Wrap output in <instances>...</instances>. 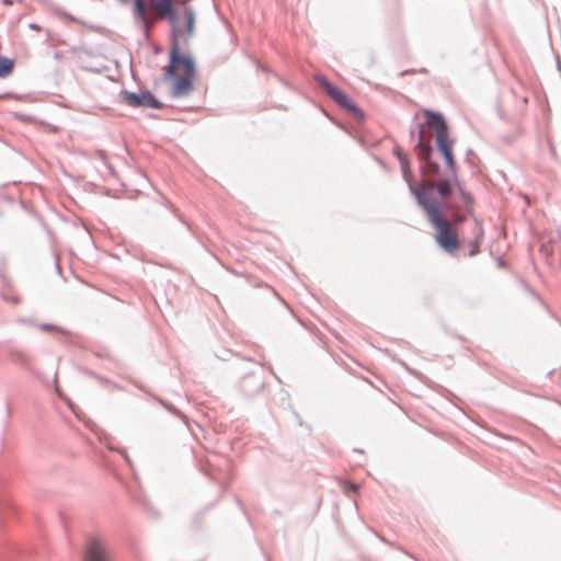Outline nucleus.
Listing matches in <instances>:
<instances>
[{
	"label": "nucleus",
	"instance_id": "f704fd0d",
	"mask_svg": "<svg viewBox=\"0 0 561 561\" xmlns=\"http://www.w3.org/2000/svg\"><path fill=\"white\" fill-rule=\"evenodd\" d=\"M43 227L46 228L48 232L50 231L45 222H43Z\"/></svg>",
	"mask_w": 561,
	"mask_h": 561
},
{
	"label": "nucleus",
	"instance_id": "ddd939ff",
	"mask_svg": "<svg viewBox=\"0 0 561 561\" xmlns=\"http://www.w3.org/2000/svg\"><path fill=\"white\" fill-rule=\"evenodd\" d=\"M473 220H474V224H476V227L473 229V234H474V238L473 240L470 242V251L468 253L469 256H474L477 255L479 252H480V244L483 240V226H482V220L479 219L478 217H476L473 215Z\"/></svg>",
	"mask_w": 561,
	"mask_h": 561
},
{
	"label": "nucleus",
	"instance_id": "a878e982",
	"mask_svg": "<svg viewBox=\"0 0 561 561\" xmlns=\"http://www.w3.org/2000/svg\"><path fill=\"white\" fill-rule=\"evenodd\" d=\"M275 77L277 78V80L288 90H291V91H295V88L293 87L291 83H289L288 81H286L285 79H283L282 77H279L278 75H275Z\"/></svg>",
	"mask_w": 561,
	"mask_h": 561
},
{
	"label": "nucleus",
	"instance_id": "c9c22d12",
	"mask_svg": "<svg viewBox=\"0 0 561 561\" xmlns=\"http://www.w3.org/2000/svg\"><path fill=\"white\" fill-rule=\"evenodd\" d=\"M257 68H261V70L266 71V68L261 67V65H257Z\"/></svg>",
	"mask_w": 561,
	"mask_h": 561
},
{
	"label": "nucleus",
	"instance_id": "ea45409f",
	"mask_svg": "<svg viewBox=\"0 0 561 561\" xmlns=\"http://www.w3.org/2000/svg\"><path fill=\"white\" fill-rule=\"evenodd\" d=\"M407 73H410V71H403V72L401 73V76H404V75H407Z\"/></svg>",
	"mask_w": 561,
	"mask_h": 561
},
{
	"label": "nucleus",
	"instance_id": "7ed1b4c3",
	"mask_svg": "<svg viewBox=\"0 0 561 561\" xmlns=\"http://www.w3.org/2000/svg\"><path fill=\"white\" fill-rule=\"evenodd\" d=\"M425 124L435 133L436 149L440 154L446 169H455L457 165L454 154L455 140L449 136V128L444 115L430 108H424Z\"/></svg>",
	"mask_w": 561,
	"mask_h": 561
},
{
	"label": "nucleus",
	"instance_id": "f03ea898",
	"mask_svg": "<svg viewBox=\"0 0 561 561\" xmlns=\"http://www.w3.org/2000/svg\"><path fill=\"white\" fill-rule=\"evenodd\" d=\"M419 206L425 211L431 225L436 230V242L445 252L454 253L460 248L456 231L444 216L443 203L432 201L426 194L419 198Z\"/></svg>",
	"mask_w": 561,
	"mask_h": 561
},
{
	"label": "nucleus",
	"instance_id": "412c9836",
	"mask_svg": "<svg viewBox=\"0 0 561 561\" xmlns=\"http://www.w3.org/2000/svg\"><path fill=\"white\" fill-rule=\"evenodd\" d=\"M82 371H83L84 374H87L88 376H91V377H94V378H96V379H99V380L104 381L105 383L113 385L115 388H117V389H119V390H122V389H123L121 386H118V385H116V383H113V382H111V381H110V380H107V379L102 378L101 376H99L98 374H95L94 371H92V370H90V369H88V368H82Z\"/></svg>",
	"mask_w": 561,
	"mask_h": 561
},
{
	"label": "nucleus",
	"instance_id": "2eb2a0df",
	"mask_svg": "<svg viewBox=\"0 0 561 561\" xmlns=\"http://www.w3.org/2000/svg\"><path fill=\"white\" fill-rule=\"evenodd\" d=\"M84 561H107L105 551L100 542L92 540L89 542Z\"/></svg>",
	"mask_w": 561,
	"mask_h": 561
},
{
	"label": "nucleus",
	"instance_id": "6e6552de",
	"mask_svg": "<svg viewBox=\"0 0 561 561\" xmlns=\"http://www.w3.org/2000/svg\"><path fill=\"white\" fill-rule=\"evenodd\" d=\"M433 145L425 146L424 149L416 151L420 162V172L424 179H437L442 173L440 164L434 159Z\"/></svg>",
	"mask_w": 561,
	"mask_h": 561
},
{
	"label": "nucleus",
	"instance_id": "0eeeda50",
	"mask_svg": "<svg viewBox=\"0 0 561 561\" xmlns=\"http://www.w3.org/2000/svg\"><path fill=\"white\" fill-rule=\"evenodd\" d=\"M181 68L184 75H196V64L194 58L181 51L179 38H173L169 51V64L163 68L164 72Z\"/></svg>",
	"mask_w": 561,
	"mask_h": 561
},
{
	"label": "nucleus",
	"instance_id": "6ab92c4d",
	"mask_svg": "<svg viewBox=\"0 0 561 561\" xmlns=\"http://www.w3.org/2000/svg\"><path fill=\"white\" fill-rule=\"evenodd\" d=\"M152 398L154 400H157L164 409H167L168 411H170L171 413L175 414V415H181L180 411L174 407L172 405L171 403L160 399V398H157L154 396H152Z\"/></svg>",
	"mask_w": 561,
	"mask_h": 561
},
{
	"label": "nucleus",
	"instance_id": "9b49d317",
	"mask_svg": "<svg viewBox=\"0 0 561 561\" xmlns=\"http://www.w3.org/2000/svg\"><path fill=\"white\" fill-rule=\"evenodd\" d=\"M423 123L419 119V114H415L412 119V125L410 128V138L411 141L414 142V150L419 151L424 149L425 146L432 145L431 141H426L424 139V127Z\"/></svg>",
	"mask_w": 561,
	"mask_h": 561
},
{
	"label": "nucleus",
	"instance_id": "f257e3e1",
	"mask_svg": "<svg viewBox=\"0 0 561 561\" xmlns=\"http://www.w3.org/2000/svg\"><path fill=\"white\" fill-rule=\"evenodd\" d=\"M410 193L414 196L419 205L421 195L426 194L432 201H439L443 203V209L451 211V221L454 225H462L469 217L474 214V197L472 194L465 190L461 181L459 180L458 167L455 169H446L444 176H438L436 180L425 183L421 182L415 186L410 185Z\"/></svg>",
	"mask_w": 561,
	"mask_h": 561
},
{
	"label": "nucleus",
	"instance_id": "f8f14e48",
	"mask_svg": "<svg viewBox=\"0 0 561 561\" xmlns=\"http://www.w3.org/2000/svg\"><path fill=\"white\" fill-rule=\"evenodd\" d=\"M393 154L396 156L400 163L402 178L407 182L408 186H415L416 183L413 180V175L410 168V160L408 156L404 153L403 149L400 146H396L393 148Z\"/></svg>",
	"mask_w": 561,
	"mask_h": 561
},
{
	"label": "nucleus",
	"instance_id": "aec40b11",
	"mask_svg": "<svg viewBox=\"0 0 561 561\" xmlns=\"http://www.w3.org/2000/svg\"><path fill=\"white\" fill-rule=\"evenodd\" d=\"M39 329L42 331H57L62 334H68V332L65 329L57 327L55 324H51V323H42V324H39Z\"/></svg>",
	"mask_w": 561,
	"mask_h": 561
},
{
	"label": "nucleus",
	"instance_id": "4468645a",
	"mask_svg": "<svg viewBox=\"0 0 561 561\" xmlns=\"http://www.w3.org/2000/svg\"><path fill=\"white\" fill-rule=\"evenodd\" d=\"M146 0H133V15L136 22L140 23L145 30H148V14Z\"/></svg>",
	"mask_w": 561,
	"mask_h": 561
},
{
	"label": "nucleus",
	"instance_id": "e433bc0d",
	"mask_svg": "<svg viewBox=\"0 0 561 561\" xmlns=\"http://www.w3.org/2000/svg\"><path fill=\"white\" fill-rule=\"evenodd\" d=\"M257 68H261V70L266 71V68L261 67V65H257Z\"/></svg>",
	"mask_w": 561,
	"mask_h": 561
},
{
	"label": "nucleus",
	"instance_id": "f3484780",
	"mask_svg": "<svg viewBox=\"0 0 561 561\" xmlns=\"http://www.w3.org/2000/svg\"><path fill=\"white\" fill-rule=\"evenodd\" d=\"M15 60L0 55V78H7L14 69Z\"/></svg>",
	"mask_w": 561,
	"mask_h": 561
},
{
	"label": "nucleus",
	"instance_id": "a211bd4d",
	"mask_svg": "<svg viewBox=\"0 0 561 561\" xmlns=\"http://www.w3.org/2000/svg\"><path fill=\"white\" fill-rule=\"evenodd\" d=\"M10 358L14 363H16L23 367H28L31 364V358H30L28 354L23 350H12L10 353Z\"/></svg>",
	"mask_w": 561,
	"mask_h": 561
},
{
	"label": "nucleus",
	"instance_id": "20e7f679",
	"mask_svg": "<svg viewBox=\"0 0 561 561\" xmlns=\"http://www.w3.org/2000/svg\"><path fill=\"white\" fill-rule=\"evenodd\" d=\"M314 81L318 88L340 108L347 112L356 121H364L365 113L352 98H350L341 88L332 83L327 76L322 73L314 75Z\"/></svg>",
	"mask_w": 561,
	"mask_h": 561
},
{
	"label": "nucleus",
	"instance_id": "4be33fe9",
	"mask_svg": "<svg viewBox=\"0 0 561 561\" xmlns=\"http://www.w3.org/2000/svg\"><path fill=\"white\" fill-rule=\"evenodd\" d=\"M168 207L171 209V211L174 214V216H175L176 218H179V220H180L183 225H185V227L187 228V230H188V231H191L192 233H194V231H193V229H192L191 225H190L185 219H183V218L181 217V215L178 213V209H176V208H174V207H173V205H172L171 203H169V202H168Z\"/></svg>",
	"mask_w": 561,
	"mask_h": 561
},
{
	"label": "nucleus",
	"instance_id": "423d86ee",
	"mask_svg": "<svg viewBox=\"0 0 561 561\" xmlns=\"http://www.w3.org/2000/svg\"><path fill=\"white\" fill-rule=\"evenodd\" d=\"M118 96L122 102L134 108H153L161 110L164 104L159 101L154 94L149 90H141L140 92H130L123 89Z\"/></svg>",
	"mask_w": 561,
	"mask_h": 561
},
{
	"label": "nucleus",
	"instance_id": "cd10ccee",
	"mask_svg": "<svg viewBox=\"0 0 561 561\" xmlns=\"http://www.w3.org/2000/svg\"><path fill=\"white\" fill-rule=\"evenodd\" d=\"M15 2L21 3L22 1H21V0H1V3H2L3 5H7V7H8V5H12V4H13V3H15Z\"/></svg>",
	"mask_w": 561,
	"mask_h": 561
},
{
	"label": "nucleus",
	"instance_id": "bb28decb",
	"mask_svg": "<svg viewBox=\"0 0 561 561\" xmlns=\"http://www.w3.org/2000/svg\"><path fill=\"white\" fill-rule=\"evenodd\" d=\"M0 506H1V510H11L12 508L11 502L7 499H2L0 501Z\"/></svg>",
	"mask_w": 561,
	"mask_h": 561
},
{
	"label": "nucleus",
	"instance_id": "1a4fd4ad",
	"mask_svg": "<svg viewBox=\"0 0 561 561\" xmlns=\"http://www.w3.org/2000/svg\"><path fill=\"white\" fill-rule=\"evenodd\" d=\"M255 370L244 374L240 379L239 389L245 397L256 396L265 386L262 366L255 364Z\"/></svg>",
	"mask_w": 561,
	"mask_h": 561
},
{
	"label": "nucleus",
	"instance_id": "473e14b6",
	"mask_svg": "<svg viewBox=\"0 0 561 561\" xmlns=\"http://www.w3.org/2000/svg\"><path fill=\"white\" fill-rule=\"evenodd\" d=\"M497 265H499L500 267H503V266H504V261H503L501 257L497 260Z\"/></svg>",
	"mask_w": 561,
	"mask_h": 561
},
{
	"label": "nucleus",
	"instance_id": "2f4dec72",
	"mask_svg": "<svg viewBox=\"0 0 561 561\" xmlns=\"http://www.w3.org/2000/svg\"><path fill=\"white\" fill-rule=\"evenodd\" d=\"M503 140H504L505 142H511V141L513 140V138H512L511 136H504V137H503Z\"/></svg>",
	"mask_w": 561,
	"mask_h": 561
},
{
	"label": "nucleus",
	"instance_id": "7c9ffc66",
	"mask_svg": "<svg viewBox=\"0 0 561 561\" xmlns=\"http://www.w3.org/2000/svg\"><path fill=\"white\" fill-rule=\"evenodd\" d=\"M347 489L355 492L358 490V486L356 484H351Z\"/></svg>",
	"mask_w": 561,
	"mask_h": 561
},
{
	"label": "nucleus",
	"instance_id": "5701e85b",
	"mask_svg": "<svg viewBox=\"0 0 561 561\" xmlns=\"http://www.w3.org/2000/svg\"><path fill=\"white\" fill-rule=\"evenodd\" d=\"M191 0H174L175 8H180L182 10V13L185 12V8H193L190 5Z\"/></svg>",
	"mask_w": 561,
	"mask_h": 561
},
{
	"label": "nucleus",
	"instance_id": "b1692460",
	"mask_svg": "<svg viewBox=\"0 0 561 561\" xmlns=\"http://www.w3.org/2000/svg\"><path fill=\"white\" fill-rule=\"evenodd\" d=\"M473 158H477L474 151L472 149H467L466 151V161L469 163V164H473Z\"/></svg>",
	"mask_w": 561,
	"mask_h": 561
},
{
	"label": "nucleus",
	"instance_id": "393cba45",
	"mask_svg": "<svg viewBox=\"0 0 561 561\" xmlns=\"http://www.w3.org/2000/svg\"><path fill=\"white\" fill-rule=\"evenodd\" d=\"M13 116L21 122H30L32 118L30 115L19 113V112L13 113Z\"/></svg>",
	"mask_w": 561,
	"mask_h": 561
},
{
	"label": "nucleus",
	"instance_id": "4c0bfd02",
	"mask_svg": "<svg viewBox=\"0 0 561 561\" xmlns=\"http://www.w3.org/2000/svg\"><path fill=\"white\" fill-rule=\"evenodd\" d=\"M257 68H261V70L266 71V68L261 67V65H257Z\"/></svg>",
	"mask_w": 561,
	"mask_h": 561
},
{
	"label": "nucleus",
	"instance_id": "58836bf2",
	"mask_svg": "<svg viewBox=\"0 0 561 561\" xmlns=\"http://www.w3.org/2000/svg\"><path fill=\"white\" fill-rule=\"evenodd\" d=\"M119 2H123V3H126L128 2L129 0H118Z\"/></svg>",
	"mask_w": 561,
	"mask_h": 561
},
{
	"label": "nucleus",
	"instance_id": "9d476101",
	"mask_svg": "<svg viewBox=\"0 0 561 561\" xmlns=\"http://www.w3.org/2000/svg\"><path fill=\"white\" fill-rule=\"evenodd\" d=\"M196 75H183L180 77L174 70H170L164 72V78L168 81H171V96L172 98H181L188 95L194 89V80Z\"/></svg>",
	"mask_w": 561,
	"mask_h": 561
},
{
	"label": "nucleus",
	"instance_id": "c85d7f7f",
	"mask_svg": "<svg viewBox=\"0 0 561 561\" xmlns=\"http://www.w3.org/2000/svg\"><path fill=\"white\" fill-rule=\"evenodd\" d=\"M28 27H30V30H32V31H36V32H38V31H41V30H42V27H41L38 24H36V23H31V24L28 25Z\"/></svg>",
	"mask_w": 561,
	"mask_h": 561
},
{
	"label": "nucleus",
	"instance_id": "dca6fc26",
	"mask_svg": "<svg viewBox=\"0 0 561 561\" xmlns=\"http://www.w3.org/2000/svg\"><path fill=\"white\" fill-rule=\"evenodd\" d=\"M185 19V32L188 36H193L195 32L196 13L194 8H185L183 13Z\"/></svg>",
	"mask_w": 561,
	"mask_h": 561
},
{
	"label": "nucleus",
	"instance_id": "72a5a7b5",
	"mask_svg": "<svg viewBox=\"0 0 561 561\" xmlns=\"http://www.w3.org/2000/svg\"><path fill=\"white\" fill-rule=\"evenodd\" d=\"M267 288L273 293L274 296H277V293L273 288H271L268 286H267Z\"/></svg>",
	"mask_w": 561,
	"mask_h": 561
},
{
	"label": "nucleus",
	"instance_id": "c756f323",
	"mask_svg": "<svg viewBox=\"0 0 561 561\" xmlns=\"http://www.w3.org/2000/svg\"><path fill=\"white\" fill-rule=\"evenodd\" d=\"M4 407H5V414H7V417H10V416H11V408H10V404L7 402Z\"/></svg>",
	"mask_w": 561,
	"mask_h": 561
},
{
	"label": "nucleus",
	"instance_id": "39448f33",
	"mask_svg": "<svg viewBox=\"0 0 561 561\" xmlns=\"http://www.w3.org/2000/svg\"><path fill=\"white\" fill-rule=\"evenodd\" d=\"M150 7L158 12L161 20L170 23L171 42L183 33V28L180 25L179 10L175 8L174 0H150Z\"/></svg>",
	"mask_w": 561,
	"mask_h": 561
}]
</instances>
